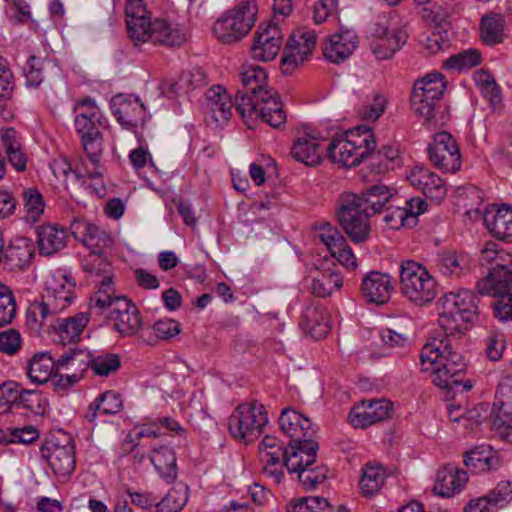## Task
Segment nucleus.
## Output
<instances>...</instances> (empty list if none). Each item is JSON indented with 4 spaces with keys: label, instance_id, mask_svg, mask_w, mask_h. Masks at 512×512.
<instances>
[{
    "label": "nucleus",
    "instance_id": "1",
    "mask_svg": "<svg viewBox=\"0 0 512 512\" xmlns=\"http://www.w3.org/2000/svg\"><path fill=\"white\" fill-rule=\"evenodd\" d=\"M240 78L246 92L238 91L236 111L249 128H252L250 121L258 118L273 128L284 126L286 113L277 91L266 86L268 72L263 66H246Z\"/></svg>",
    "mask_w": 512,
    "mask_h": 512
},
{
    "label": "nucleus",
    "instance_id": "2",
    "mask_svg": "<svg viewBox=\"0 0 512 512\" xmlns=\"http://www.w3.org/2000/svg\"><path fill=\"white\" fill-rule=\"evenodd\" d=\"M390 201H395L393 189L382 184L370 186L358 194L343 192L337 201V221L352 242L363 243L370 236V218Z\"/></svg>",
    "mask_w": 512,
    "mask_h": 512
},
{
    "label": "nucleus",
    "instance_id": "3",
    "mask_svg": "<svg viewBox=\"0 0 512 512\" xmlns=\"http://www.w3.org/2000/svg\"><path fill=\"white\" fill-rule=\"evenodd\" d=\"M453 335L430 337L420 353L423 371H431L432 383L448 394L462 387L468 391L471 386L463 384L466 363L463 356L454 347Z\"/></svg>",
    "mask_w": 512,
    "mask_h": 512
},
{
    "label": "nucleus",
    "instance_id": "4",
    "mask_svg": "<svg viewBox=\"0 0 512 512\" xmlns=\"http://www.w3.org/2000/svg\"><path fill=\"white\" fill-rule=\"evenodd\" d=\"M125 16L128 33L134 41L180 46L187 40L182 27L172 26L161 19L150 21L143 0H126Z\"/></svg>",
    "mask_w": 512,
    "mask_h": 512
},
{
    "label": "nucleus",
    "instance_id": "5",
    "mask_svg": "<svg viewBox=\"0 0 512 512\" xmlns=\"http://www.w3.org/2000/svg\"><path fill=\"white\" fill-rule=\"evenodd\" d=\"M75 284L66 276L47 282L40 300L30 303L26 311V325L33 333H39L47 321L67 309L74 300Z\"/></svg>",
    "mask_w": 512,
    "mask_h": 512
},
{
    "label": "nucleus",
    "instance_id": "6",
    "mask_svg": "<svg viewBox=\"0 0 512 512\" xmlns=\"http://www.w3.org/2000/svg\"><path fill=\"white\" fill-rule=\"evenodd\" d=\"M104 288L90 298L89 309L95 315L108 313L107 318L121 336H133L142 327V319L136 305L127 297L106 293Z\"/></svg>",
    "mask_w": 512,
    "mask_h": 512
},
{
    "label": "nucleus",
    "instance_id": "7",
    "mask_svg": "<svg viewBox=\"0 0 512 512\" xmlns=\"http://www.w3.org/2000/svg\"><path fill=\"white\" fill-rule=\"evenodd\" d=\"M74 110L77 112L74 119L76 132L90 162L97 166L103 152V136L100 128L106 127L108 120L96 105L95 100L90 97L78 100Z\"/></svg>",
    "mask_w": 512,
    "mask_h": 512
},
{
    "label": "nucleus",
    "instance_id": "8",
    "mask_svg": "<svg viewBox=\"0 0 512 512\" xmlns=\"http://www.w3.org/2000/svg\"><path fill=\"white\" fill-rule=\"evenodd\" d=\"M440 306L439 325L443 332L455 335L466 329L467 323H474L479 317L478 297L470 290L449 292L443 295Z\"/></svg>",
    "mask_w": 512,
    "mask_h": 512
},
{
    "label": "nucleus",
    "instance_id": "9",
    "mask_svg": "<svg viewBox=\"0 0 512 512\" xmlns=\"http://www.w3.org/2000/svg\"><path fill=\"white\" fill-rule=\"evenodd\" d=\"M375 148L376 140L372 129L366 125H359L343 136L333 138L327 152L332 162L354 167L372 154Z\"/></svg>",
    "mask_w": 512,
    "mask_h": 512
},
{
    "label": "nucleus",
    "instance_id": "10",
    "mask_svg": "<svg viewBox=\"0 0 512 512\" xmlns=\"http://www.w3.org/2000/svg\"><path fill=\"white\" fill-rule=\"evenodd\" d=\"M400 291L411 303L424 306L435 299L438 284L422 264L405 260L400 265Z\"/></svg>",
    "mask_w": 512,
    "mask_h": 512
},
{
    "label": "nucleus",
    "instance_id": "11",
    "mask_svg": "<svg viewBox=\"0 0 512 512\" xmlns=\"http://www.w3.org/2000/svg\"><path fill=\"white\" fill-rule=\"evenodd\" d=\"M257 12V4L253 1L237 4L215 22V36L224 44L238 42L253 28Z\"/></svg>",
    "mask_w": 512,
    "mask_h": 512
},
{
    "label": "nucleus",
    "instance_id": "12",
    "mask_svg": "<svg viewBox=\"0 0 512 512\" xmlns=\"http://www.w3.org/2000/svg\"><path fill=\"white\" fill-rule=\"evenodd\" d=\"M268 423V413L258 401L238 405L229 417V432L245 443L256 439Z\"/></svg>",
    "mask_w": 512,
    "mask_h": 512
},
{
    "label": "nucleus",
    "instance_id": "13",
    "mask_svg": "<svg viewBox=\"0 0 512 512\" xmlns=\"http://www.w3.org/2000/svg\"><path fill=\"white\" fill-rule=\"evenodd\" d=\"M40 455L57 477L67 478L75 470V448L69 437L46 438L40 447Z\"/></svg>",
    "mask_w": 512,
    "mask_h": 512
},
{
    "label": "nucleus",
    "instance_id": "14",
    "mask_svg": "<svg viewBox=\"0 0 512 512\" xmlns=\"http://www.w3.org/2000/svg\"><path fill=\"white\" fill-rule=\"evenodd\" d=\"M493 427L507 442L512 443V376L498 384L491 411Z\"/></svg>",
    "mask_w": 512,
    "mask_h": 512
},
{
    "label": "nucleus",
    "instance_id": "15",
    "mask_svg": "<svg viewBox=\"0 0 512 512\" xmlns=\"http://www.w3.org/2000/svg\"><path fill=\"white\" fill-rule=\"evenodd\" d=\"M110 108L117 122L128 131L136 133L146 122V107L136 95L117 94L112 97Z\"/></svg>",
    "mask_w": 512,
    "mask_h": 512
},
{
    "label": "nucleus",
    "instance_id": "16",
    "mask_svg": "<svg viewBox=\"0 0 512 512\" xmlns=\"http://www.w3.org/2000/svg\"><path fill=\"white\" fill-rule=\"evenodd\" d=\"M431 163L444 172L455 173L461 168L459 147L451 134L437 133L428 146Z\"/></svg>",
    "mask_w": 512,
    "mask_h": 512
},
{
    "label": "nucleus",
    "instance_id": "17",
    "mask_svg": "<svg viewBox=\"0 0 512 512\" xmlns=\"http://www.w3.org/2000/svg\"><path fill=\"white\" fill-rule=\"evenodd\" d=\"M316 47V34L299 28L293 31L283 47L280 64H302L310 60Z\"/></svg>",
    "mask_w": 512,
    "mask_h": 512
},
{
    "label": "nucleus",
    "instance_id": "18",
    "mask_svg": "<svg viewBox=\"0 0 512 512\" xmlns=\"http://www.w3.org/2000/svg\"><path fill=\"white\" fill-rule=\"evenodd\" d=\"M58 365L60 369L66 371V383H62L63 377L61 376L54 384L61 388L69 387L77 383L84 373L91 368L92 354L85 348L70 347L59 357Z\"/></svg>",
    "mask_w": 512,
    "mask_h": 512
},
{
    "label": "nucleus",
    "instance_id": "19",
    "mask_svg": "<svg viewBox=\"0 0 512 512\" xmlns=\"http://www.w3.org/2000/svg\"><path fill=\"white\" fill-rule=\"evenodd\" d=\"M283 33L276 24L260 25L254 36L251 55L255 61L270 62L278 55L283 43Z\"/></svg>",
    "mask_w": 512,
    "mask_h": 512
},
{
    "label": "nucleus",
    "instance_id": "20",
    "mask_svg": "<svg viewBox=\"0 0 512 512\" xmlns=\"http://www.w3.org/2000/svg\"><path fill=\"white\" fill-rule=\"evenodd\" d=\"M289 448L274 436L266 435L259 445V456L263 463L264 472L273 478L275 483H280L283 478L282 467L285 466V457Z\"/></svg>",
    "mask_w": 512,
    "mask_h": 512
},
{
    "label": "nucleus",
    "instance_id": "21",
    "mask_svg": "<svg viewBox=\"0 0 512 512\" xmlns=\"http://www.w3.org/2000/svg\"><path fill=\"white\" fill-rule=\"evenodd\" d=\"M392 403L387 399L364 400L353 407L349 414L351 424L356 428H365L390 418Z\"/></svg>",
    "mask_w": 512,
    "mask_h": 512
},
{
    "label": "nucleus",
    "instance_id": "22",
    "mask_svg": "<svg viewBox=\"0 0 512 512\" xmlns=\"http://www.w3.org/2000/svg\"><path fill=\"white\" fill-rule=\"evenodd\" d=\"M410 184L420 190L426 198L440 202L447 195L444 181L426 167L415 166L407 174Z\"/></svg>",
    "mask_w": 512,
    "mask_h": 512
},
{
    "label": "nucleus",
    "instance_id": "23",
    "mask_svg": "<svg viewBox=\"0 0 512 512\" xmlns=\"http://www.w3.org/2000/svg\"><path fill=\"white\" fill-rule=\"evenodd\" d=\"M72 235L82 241L90 254L104 253L113 245V238L100 227L83 220L71 223Z\"/></svg>",
    "mask_w": 512,
    "mask_h": 512
},
{
    "label": "nucleus",
    "instance_id": "24",
    "mask_svg": "<svg viewBox=\"0 0 512 512\" xmlns=\"http://www.w3.org/2000/svg\"><path fill=\"white\" fill-rule=\"evenodd\" d=\"M236 107V101L227 93L222 85L210 87L205 94V111L211 119L219 124H225L232 116V108Z\"/></svg>",
    "mask_w": 512,
    "mask_h": 512
},
{
    "label": "nucleus",
    "instance_id": "25",
    "mask_svg": "<svg viewBox=\"0 0 512 512\" xmlns=\"http://www.w3.org/2000/svg\"><path fill=\"white\" fill-rule=\"evenodd\" d=\"M279 425L283 433L291 439L289 443L303 442L315 436L310 419L291 408L282 411Z\"/></svg>",
    "mask_w": 512,
    "mask_h": 512
},
{
    "label": "nucleus",
    "instance_id": "26",
    "mask_svg": "<svg viewBox=\"0 0 512 512\" xmlns=\"http://www.w3.org/2000/svg\"><path fill=\"white\" fill-rule=\"evenodd\" d=\"M358 46V36L350 30L332 35L324 44V58L335 64L344 62L353 54Z\"/></svg>",
    "mask_w": 512,
    "mask_h": 512
},
{
    "label": "nucleus",
    "instance_id": "27",
    "mask_svg": "<svg viewBox=\"0 0 512 512\" xmlns=\"http://www.w3.org/2000/svg\"><path fill=\"white\" fill-rule=\"evenodd\" d=\"M40 255L51 256L63 250L68 243V230L58 224H44L36 228Z\"/></svg>",
    "mask_w": 512,
    "mask_h": 512
},
{
    "label": "nucleus",
    "instance_id": "28",
    "mask_svg": "<svg viewBox=\"0 0 512 512\" xmlns=\"http://www.w3.org/2000/svg\"><path fill=\"white\" fill-rule=\"evenodd\" d=\"M468 482L467 472L453 464H447L437 471L433 491L442 497L450 498L463 490Z\"/></svg>",
    "mask_w": 512,
    "mask_h": 512
},
{
    "label": "nucleus",
    "instance_id": "29",
    "mask_svg": "<svg viewBox=\"0 0 512 512\" xmlns=\"http://www.w3.org/2000/svg\"><path fill=\"white\" fill-rule=\"evenodd\" d=\"M378 39L371 44V50L379 61L389 60L406 43L408 35L402 29L389 32L385 27L375 30Z\"/></svg>",
    "mask_w": 512,
    "mask_h": 512
},
{
    "label": "nucleus",
    "instance_id": "30",
    "mask_svg": "<svg viewBox=\"0 0 512 512\" xmlns=\"http://www.w3.org/2000/svg\"><path fill=\"white\" fill-rule=\"evenodd\" d=\"M392 290L388 274L371 271L362 280L361 293L368 302L384 304L389 301Z\"/></svg>",
    "mask_w": 512,
    "mask_h": 512
},
{
    "label": "nucleus",
    "instance_id": "31",
    "mask_svg": "<svg viewBox=\"0 0 512 512\" xmlns=\"http://www.w3.org/2000/svg\"><path fill=\"white\" fill-rule=\"evenodd\" d=\"M483 221L493 236L505 242H512V207H490L484 212Z\"/></svg>",
    "mask_w": 512,
    "mask_h": 512
},
{
    "label": "nucleus",
    "instance_id": "32",
    "mask_svg": "<svg viewBox=\"0 0 512 512\" xmlns=\"http://www.w3.org/2000/svg\"><path fill=\"white\" fill-rule=\"evenodd\" d=\"M319 445L314 438L303 442L289 443V451L285 457V467L289 473L314 465Z\"/></svg>",
    "mask_w": 512,
    "mask_h": 512
},
{
    "label": "nucleus",
    "instance_id": "33",
    "mask_svg": "<svg viewBox=\"0 0 512 512\" xmlns=\"http://www.w3.org/2000/svg\"><path fill=\"white\" fill-rule=\"evenodd\" d=\"M511 265L489 268L486 277L477 282V290L481 295L492 296L512 292Z\"/></svg>",
    "mask_w": 512,
    "mask_h": 512
},
{
    "label": "nucleus",
    "instance_id": "34",
    "mask_svg": "<svg viewBox=\"0 0 512 512\" xmlns=\"http://www.w3.org/2000/svg\"><path fill=\"white\" fill-rule=\"evenodd\" d=\"M301 326L305 333L319 340L330 331V319L326 310L320 304L312 303L307 305L302 312Z\"/></svg>",
    "mask_w": 512,
    "mask_h": 512
},
{
    "label": "nucleus",
    "instance_id": "35",
    "mask_svg": "<svg viewBox=\"0 0 512 512\" xmlns=\"http://www.w3.org/2000/svg\"><path fill=\"white\" fill-rule=\"evenodd\" d=\"M464 465L473 473H483L497 470L500 456L491 446H477L464 454Z\"/></svg>",
    "mask_w": 512,
    "mask_h": 512
},
{
    "label": "nucleus",
    "instance_id": "36",
    "mask_svg": "<svg viewBox=\"0 0 512 512\" xmlns=\"http://www.w3.org/2000/svg\"><path fill=\"white\" fill-rule=\"evenodd\" d=\"M82 269L91 275L101 277L99 288L107 290V294L115 292L113 282V266L110 261L104 257V253L89 254L82 259Z\"/></svg>",
    "mask_w": 512,
    "mask_h": 512
},
{
    "label": "nucleus",
    "instance_id": "37",
    "mask_svg": "<svg viewBox=\"0 0 512 512\" xmlns=\"http://www.w3.org/2000/svg\"><path fill=\"white\" fill-rule=\"evenodd\" d=\"M89 321L87 313L81 312L72 317L56 318L51 320L49 327L59 337V341L64 345L75 343Z\"/></svg>",
    "mask_w": 512,
    "mask_h": 512
},
{
    "label": "nucleus",
    "instance_id": "38",
    "mask_svg": "<svg viewBox=\"0 0 512 512\" xmlns=\"http://www.w3.org/2000/svg\"><path fill=\"white\" fill-rule=\"evenodd\" d=\"M150 460L159 474L167 483H172L178 474L175 452L168 446L154 447Z\"/></svg>",
    "mask_w": 512,
    "mask_h": 512
},
{
    "label": "nucleus",
    "instance_id": "39",
    "mask_svg": "<svg viewBox=\"0 0 512 512\" xmlns=\"http://www.w3.org/2000/svg\"><path fill=\"white\" fill-rule=\"evenodd\" d=\"M58 369H60L58 360H54L50 353L42 352L32 357L28 365L27 373L33 383L45 384Z\"/></svg>",
    "mask_w": 512,
    "mask_h": 512
},
{
    "label": "nucleus",
    "instance_id": "40",
    "mask_svg": "<svg viewBox=\"0 0 512 512\" xmlns=\"http://www.w3.org/2000/svg\"><path fill=\"white\" fill-rule=\"evenodd\" d=\"M343 285V279L335 267L316 270L310 285L311 293L317 297L330 296Z\"/></svg>",
    "mask_w": 512,
    "mask_h": 512
},
{
    "label": "nucleus",
    "instance_id": "41",
    "mask_svg": "<svg viewBox=\"0 0 512 512\" xmlns=\"http://www.w3.org/2000/svg\"><path fill=\"white\" fill-rule=\"evenodd\" d=\"M291 154L296 161L308 166H315L321 161L320 145L312 134L298 137L291 148Z\"/></svg>",
    "mask_w": 512,
    "mask_h": 512
},
{
    "label": "nucleus",
    "instance_id": "42",
    "mask_svg": "<svg viewBox=\"0 0 512 512\" xmlns=\"http://www.w3.org/2000/svg\"><path fill=\"white\" fill-rule=\"evenodd\" d=\"M420 88H413L411 95V106L415 114L422 117L426 122H430L436 113L441 97L439 92L419 91Z\"/></svg>",
    "mask_w": 512,
    "mask_h": 512
},
{
    "label": "nucleus",
    "instance_id": "43",
    "mask_svg": "<svg viewBox=\"0 0 512 512\" xmlns=\"http://www.w3.org/2000/svg\"><path fill=\"white\" fill-rule=\"evenodd\" d=\"M123 407L119 394L114 391H105L100 394L87 408L85 419L93 422L98 414L113 415Z\"/></svg>",
    "mask_w": 512,
    "mask_h": 512
},
{
    "label": "nucleus",
    "instance_id": "44",
    "mask_svg": "<svg viewBox=\"0 0 512 512\" xmlns=\"http://www.w3.org/2000/svg\"><path fill=\"white\" fill-rule=\"evenodd\" d=\"M34 255L33 245L20 238L4 249V259L11 268H23L30 263Z\"/></svg>",
    "mask_w": 512,
    "mask_h": 512
},
{
    "label": "nucleus",
    "instance_id": "45",
    "mask_svg": "<svg viewBox=\"0 0 512 512\" xmlns=\"http://www.w3.org/2000/svg\"><path fill=\"white\" fill-rule=\"evenodd\" d=\"M435 266L445 276H460L467 269V258L456 251L444 250L437 254Z\"/></svg>",
    "mask_w": 512,
    "mask_h": 512
},
{
    "label": "nucleus",
    "instance_id": "46",
    "mask_svg": "<svg viewBox=\"0 0 512 512\" xmlns=\"http://www.w3.org/2000/svg\"><path fill=\"white\" fill-rule=\"evenodd\" d=\"M386 477V470L381 464H366L362 468L359 482L362 494L366 497L375 495L383 486Z\"/></svg>",
    "mask_w": 512,
    "mask_h": 512
},
{
    "label": "nucleus",
    "instance_id": "47",
    "mask_svg": "<svg viewBox=\"0 0 512 512\" xmlns=\"http://www.w3.org/2000/svg\"><path fill=\"white\" fill-rule=\"evenodd\" d=\"M505 20L501 14L484 15L480 23L481 39L487 45H495L504 40Z\"/></svg>",
    "mask_w": 512,
    "mask_h": 512
},
{
    "label": "nucleus",
    "instance_id": "48",
    "mask_svg": "<svg viewBox=\"0 0 512 512\" xmlns=\"http://www.w3.org/2000/svg\"><path fill=\"white\" fill-rule=\"evenodd\" d=\"M24 220L30 223L40 221L45 210V200L42 194L34 188L25 189L22 193Z\"/></svg>",
    "mask_w": 512,
    "mask_h": 512
},
{
    "label": "nucleus",
    "instance_id": "49",
    "mask_svg": "<svg viewBox=\"0 0 512 512\" xmlns=\"http://www.w3.org/2000/svg\"><path fill=\"white\" fill-rule=\"evenodd\" d=\"M327 466L321 465H309L305 468H301L294 473L297 474V478L305 490H314L320 485L324 484L328 476Z\"/></svg>",
    "mask_w": 512,
    "mask_h": 512
},
{
    "label": "nucleus",
    "instance_id": "50",
    "mask_svg": "<svg viewBox=\"0 0 512 512\" xmlns=\"http://www.w3.org/2000/svg\"><path fill=\"white\" fill-rule=\"evenodd\" d=\"M497 247V244L489 243L481 250L479 258L481 266L489 269L512 264V255Z\"/></svg>",
    "mask_w": 512,
    "mask_h": 512
},
{
    "label": "nucleus",
    "instance_id": "51",
    "mask_svg": "<svg viewBox=\"0 0 512 512\" xmlns=\"http://www.w3.org/2000/svg\"><path fill=\"white\" fill-rule=\"evenodd\" d=\"M162 429L175 433L177 435H185V429L175 419L170 417H163L152 424L143 425L139 428V437H153L156 438L162 434Z\"/></svg>",
    "mask_w": 512,
    "mask_h": 512
},
{
    "label": "nucleus",
    "instance_id": "52",
    "mask_svg": "<svg viewBox=\"0 0 512 512\" xmlns=\"http://www.w3.org/2000/svg\"><path fill=\"white\" fill-rule=\"evenodd\" d=\"M188 500L186 489L171 488L160 500H156L155 512H179Z\"/></svg>",
    "mask_w": 512,
    "mask_h": 512
},
{
    "label": "nucleus",
    "instance_id": "53",
    "mask_svg": "<svg viewBox=\"0 0 512 512\" xmlns=\"http://www.w3.org/2000/svg\"><path fill=\"white\" fill-rule=\"evenodd\" d=\"M288 512H333V507L324 497L309 496L290 504Z\"/></svg>",
    "mask_w": 512,
    "mask_h": 512
},
{
    "label": "nucleus",
    "instance_id": "54",
    "mask_svg": "<svg viewBox=\"0 0 512 512\" xmlns=\"http://www.w3.org/2000/svg\"><path fill=\"white\" fill-rule=\"evenodd\" d=\"M484 496L495 512L503 509L512 501V483L500 481Z\"/></svg>",
    "mask_w": 512,
    "mask_h": 512
},
{
    "label": "nucleus",
    "instance_id": "55",
    "mask_svg": "<svg viewBox=\"0 0 512 512\" xmlns=\"http://www.w3.org/2000/svg\"><path fill=\"white\" fill-rule=\"evenodd\" d=\"M318 237L327 247L331 255L339 253L340 249L347 247V241L341 232L330 224H325L319 230Z\"/></svg>",
    "mask_w": 512,
    "mask_h": 512
},
{
    "label": "nucleus",
    "instance_id": "56",
    "mask_svg": "<svg viewBox=\"0 0 512 512\" xmlns=\"http://www.w3.org/2000/svg\"><path fill=\"white\" fill-rule=\"evenodd\" d=\"M16 300L11 289L0 283V327L9 325L16 316Z\"/></svg>",
    "mask_w": 512,
    "mask_h": 512
},
{
    "label": "nucleus",
    "instance_id": "57",
    "mask_svg": "<svg viewBox=\"0 0 512 512\" xmlns=\"http://www.w3.org/2000/svg\"><path fill=\"white\" fill-rule=\"evenodd\" d=\"M121 366L120 358L117 354L104 353L92 356L91 369L97 376L107 377L116 372Z\"/></svg>",
    "mask_w": 512,
    "mask_h": 512
},
{
    "label": "nucleus",
    "instance_id": "58",
    "mask_svg": "<svg viewBox=\"0 0 512 512\" xmlns=\"http://www.w3.org/2000/svg\"><path fill=\"white\" fill-rule=\"evenodd\" d=\"M383 221L390 229H400L401 227H414V218L402 209L399 205H390L384 211Z\"/></svg>",
    "mask_w": 512,
    "mask_h": 512
},
{
    "label": "nucleus",
    "instance_id": "59",
    "mask_svg": "<svg viewBox=\"0 0 512 512\" xmlns=\"http://www.w3.org/2000/svg\"><path fill=\"white\" fill-rule=\"evenodd\" d=\"M494 316L502 322L512 320V292L490 296Z\"/></svg>",
    "mask_w": 512,
    "mask_h": 512
},
{
    "label": "nucleus",
    "instance_id": "60",
    "mask_svg": "<svg viewBox=\"0 0 512 512\" xmlns=\"http://www.w3.org/2000/svg\"><path fill=\"white\" fill-rule=\"evenodd\" d=\"M19 388L20 385L13 381L0 385V414L8 413L18 405Z\"/></svg>",
    "mask_w": 512,
    "mask_h": 512
},
{
    "label": "nucleus",
    "instance_id": "61",
    "mask_svg": "<svg viewBox=\"0 0 512 512\" xmlns=\"http://www.w3.org/2000/svg\"><path fill=\"white\" fill-rule=\"evenodd\" d=\"M8 441L10 443L31 444L39 438V431L33 426L8 428Z\"/></svg>",
    "mask_w": 512,
    "mask_h": 512
},
{
    "label": "nucleus",
    "instance_id": "62",
    "mask_svg": "<svg viewBox=\"0 0 512 512\" xmlns=\"http://www.w3.org/2000/svg\"><path fill=\"white\" fill-rule=\"evenodd\" d=\"M413 88H420L419 91L426 92L429 91H438L439 97L443 96L444 90L446 88V82L444 80V76L436 71L428 73L422 79L417 80L414 83Z\"/></svg>",
    "mask_w": 512,
    "mask_h": 512
},
{
    "label": "nucleus",
    "instance_id": "63",
    "mask_svg": "<svg viewBox=\"0 0 512 512\" xmlns=\"http://www.w3.org/2000/svg\"><path fill=\"white\" fill-rule=\"evenodd\" d=\"M0 142L6 155L24 147L21 134L13 127H6L0 130Z\"/></svg>",
    "mask_w": 512,
    "mask_h": 512
},
{
    "label": "nucleus",
    "instance_id": "64",
    "mask_svg": "<svg viewBox=\"0 0 512 512\" xmlns=\"http://www.w3.org/2000/svg\"><path fill=\"white\" fill-rule=\"evenodd\" d=\"M22 338L15 329L0 332V351L7 355L16 354L21 348Z\"/></svg>",
    "mask_w": 512,
    "mask_h": 512
}]
</instances>
